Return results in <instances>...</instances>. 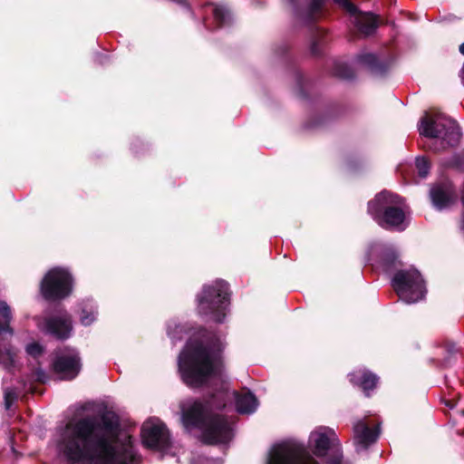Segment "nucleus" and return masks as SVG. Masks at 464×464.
<instances>
[{
    "label": "nucleus",
    "instance_id": "f257e3e1",
    "mask_svg": "<svg viewBox=\"0 0 464 464\" xmlns=\"http://www.w3.org/2000/svg\"><path fill=\"white\" fill-rule=\"evenodd\" d=\"M117 428L107 415L70 421L58 432V455L67 464H139L132 438L116 437Z\"/></svg>",
    "mask_w": 464,
    "mask_h": 464
},
{
    "label": "nucleus",
    "instance_id": "f03ea898",
    "mask_svg": "<svg viewBox=\"0 0 464 464\" xmlns=\"http://www.w3.org/2000/svg\"><path fill=\"white\" fill-rule=\"evenodd\" d=\"M223 342L217 337L204 341L190 339L178 360L183 382L193 388L214 382H224L222 362Z\"/></svg>",
    "mask_w": 464,
    "mask_h": 464
},
{
    "label": "nucleus",
    "instance_id": "7ed1b4c3",
    "mask_svg": "<svg viewBox=\"0 0 464 464\" xmlns=\"http://www.w3.org/2000/svg\"><path fill=\"white\" fill-rule=\"evenodd\" d=\"M227 392H219L209 401H188L181 406L182 422L186 429H198L207 443H227L233 438L232 421L213 411L226 406Z\"/></svg>",
    "mask_w": 464,
    "mask_h": 464
},
{
    "label": "nucleus",
    "instance_id": "20e7f679",
    "mask_svg": "<svg viewBox=\"0 0 464 464\" xmlns=\"http://www.w3.org/2000/svg\"><path fill=\"white\" fill-rule=\"evenodd\" d=\"M408 207L396 194L382 190L368 203L369 215L382 227L404 230Z\"/></svg>",
    "mask_w": 464,
    "mask_h": 464
},
{
    "label": "nucleus",
    "instance_id": "39448f33",
    "mask_svg": "<svg viewBox=\"0 0 464 464\" xmlns=\"http://www.w3.org/2000/svg\"><path fill=\"white\" fill-rule=\"evenodd\" d=\"M419 131L422 136L436 139L432 148L434 150L456 146L461 137L457 121L442 113L422 117L419 124Z\"/></svg>",
    "mask_w": 464,
    "mask_h": 464
},
{
    "label": "nucleus",
    "instance_id": "423d86ee",
    "mask_svg": "<svg viewBox=\"0 0 464 464\" xmlns=\"http://www.w3.org/2000/svg\"><path fill=\"white\" fill-rule=\"evenodd\" d=\"M228 304V285L223 280L204 285L202 292L198 295V314L208 316L216 323L224 321Z\"/></svg>",
    "mask_w": 464,
    "mask_h": 464
},
{
    "label": "nucleus",
    "instance_id": "0eeeda50",
    "mask_svg": "<svg viewBox=\"0 0 464 464\" xmlns=\"http://www.w3.org/2000/svg\"><path fill=\"white\" fill-rule=\"evenodd\" d=\"M392 285L399 298L406 304L417 303L426 294L423 278L413 267L398 270L392 279Z\"/></svg>",
    "mask_w": 464,
    "mask_h": 464
},
{
    "label": "nucleus",
    "instance_id": "6e6552de",
    "mask_svg": "<svg viewBox=\"0 0 464 464\" xmlns=\"http://www.w3.org/2000/svg\"><path fill=\"white\" fill-rule=\"evenodd\" d=\"M72 277L64 268L54 267L48 271L41 283V292L47 300H60L70 295Z\"/></svg>",
    "mask_w": 464,
    "mask_h": 464
},
{
    "label": "nucleus",
    "instance_id": "1a4fd4ad",
    "mask_svg": "<svg viewBox=\"0 0 464 464\" xmlns=\"http://www.w3.org/2000/svg\"><path fill=\"white\" fill-rule=\"evenodd\" d=\"M266 464H318L310 455L304 452L302 445L285 441L276 444L271 449Z\"/></svg>",
    "mask_w": 464,
    "mask_h": 464
},
{
    "label": "nucleus",
    "instance_id": "9d476101",
    "mask_svg": "<svg viewBox=\"0 0 464 464\" xmlns=\"http://www.w3.org/2000/svg\"><path fill=\"white\" fill-rule=\"evenodd\" d=\"M309 446L314 454L318 457L325 456L330 449H334V456L327 461V464H342L339 440L333 430L326 427L315 429L310 434Z\"/></svg>",
    "mask_w": 464,
    "mask_h": 464
},
{
    "label": "nucleus",
    "instance_id": "9b49d317",
    "mask_svg": "<svg viewBox=\"0 0 464 464\" xmlns=\"http://www.w3.org/2000/svg\"><path fill=\"white\" fill-rule=\"evenodd\" d=\"M0 315L3 318V321H0V365L8 369L14 363V352L11 344L6 342L5 337H12L14 331L11 326L13 320L12 309L5 301L2 300H0Z\"/></svg>",
    "mask_w": 464,
    "mask_h": 464
},
{
    "label": "nucleus",
    "instance_id": "f8f14e48",
    "mask_svg": "<svg viewBox=\"0 0 464 464\" xmlns=\"http://www.w3.org/2000/svg\"><path fill=\"white\" fill-rule=\"evenodd\" d=\"M141 439L144 446L160 451H166L169 446V431L157 418H150L143 423Z\"/></svg>",
    "mask_w": 464,
    "mask_h": 464
},
{
    "label": "nucleus",
    "instance_id": "ddd939ff",
    "mask_svg": "<svg viewBox=\"0 0 464 464\" xmlns=\"http://www.w3.org/2000/svg\"><path fill=\"white\" fill-rule=\"evenodd\" d=\"M367 255V261L376 269H382L385 273L392 272L399 262L396 248L386 243H372Z\"/></svg>",
    "mask_w": 464,
    "mask_h": 464
},
{
    "label": "nucleus",
    "instance_id": "4468645a",
    "mask_svg": "<svg viewBox=\"0 0 464 464\" xmlns=\"http://www.w3.org/2000/svg\"><path fill=\"white\" fill-rule=\"evenodd\" d=\"M34 320L38 329L44 333L49 334L57 339H67L70 337L72 324V318L66 312L59 313L54 316H35Z\"/></svg>",
    "mask_w": 464,
    "mask_h": 464
},
{
    "label": "nucleus",
    "instance_id": "2eb2a0df",
    "mask_svg": "<svg viewBox=\"0 0 464 464\" xmlns=\"http://www.w3.org/2000/svg\"><path fill=\"white\" fill-rule=\"evenodd\" d=\"M53 372L60 380H72L81 371L79 353L74 349L60 351L53 362Z\"/></svg>",
    "mask_w": 464,
    "mask_h": 464
},
{
    "label": "nucleus",
    "instance_id": "dca6fc26",
    "mask_svg": "<svg viewBox=\"0 0 464 464\" xmlns=\"http://www.w3.org/2000/svg\"><path fill=\"white\" fill-rule=\"evenodd\" d=\"M380 435V428L365 419L353 423V443L356 451L368 449L373 444Z\"/></svg>",
    "mask_w": 464,
    "mask_h": 464
},
{
    "label": "nucleus",
    "instance_id": "f3484780",
    "mask_svg": "<svg viewBox=\"0 0 464 464\" xmlns=\"http://www.w3.org/2000/svg\"><path fill=\"white\" fill-rule=\"evenodd\" d=\"M334 1L351 14L353 17L352 23L354 24L361 34L367 36L374 33L379 24L378 18L374 14L371 13H357L356 7L350 0Z\"/></svg>",
    "mask_w": 464,
    "mask_h": 464
},
{
    "label": "nucleus",
    "instance_id": "a211bd4d",
    "mask_svg": "<svg viewBox=\"0 0 464 464\" xmlns=\"http://www.w3.org/2000/svg\"><path fill=\"white\" fill-rule=\"evenodd\" d=\"M454 191L450 182L439 183L430 189L432 203L439 209L448 207L452 201Z\"/></svg>",
    "mask_w": 464,
    "mask_h": 464
},
{
    "label": "nucleus",
    "instance_id": "6ab92c4d",
    "mask_svg": "<svg viewBox=\"0 0 464 464\" xmlns=\"http://www.w3.org/2000/svg\"><path fill=\"white\" fill-rule=\"evenodd\" d=\"M350 382L355 385H359L369 396V392L376 387L378 377L371 372L359 369L350 373Z\"/></svg>",
    "mask_w": 464,
    "mask_h": 464
},
{
    "label": "nucleus",
    "instance_id": "aec40b11",
    "mask_svg": "<svg viewBox=\"0 0 464 464\" xmlns=\"http://www.w3.org/2000/svg\"><path fill=\"white\" fill-rule=\"evenodd\" d=\"M257 406L258 401L252 392L243 391L239 393H236V407L239 413H253L256 410Z\"/></svg>",
    "mask_w": 464,
    "mask_h": 464
},
{
    "label": "nucleus",
    "instance_id": "412c9836",
    "mask_svg": "<svg viewBox=\"0 0 464 464\" xmlns=\"http://www.w3.org/2000/svg\"><path fill=\"white\" fill-rule=\"evenodd\" d=\"M97 308L92 300H88L82 304L80 321L82 324L88 326L92 324L97 318Z\"/></svg>",
    "mask_w": 464,
    "mask_h": 464
},
{
    "label": "nucleus",
    "instance_id": "4be33fe9",
    "mask_svg": "<svg viewBox=\"0 0 464 464\" xmlns=\"http://www.w3.org/2000/svg\"><path fill=\"white\" fill-rule=\"evenodd\" d=\"M211 8V13L214 16V20L217 23L218 27L228 24L231 21V14L229 10H227L223 5H209Z\"/></svg>",
    "mask_w": 464,
    "mask_h": 464
},
{
    "label": "nucleus",
    "instance_id": "5701e85b",
    "mask_svg": "<svg viewBox=\"0 0 464 464\" xmlns=\"http://www.w3.org/2000/svg\"><path fill=\"white\" fill-rule=\"evenodd\" d=\"M168 335L173 342L181 340L183 334L187 333V327L178 324L176 321H169L167 326Z\"/></svg>",
    "mask_w": 464,
    "mask_h": 464
},
{
    "label": "nucleus",
    "instance_id": "b1692460",
    "mask_svg": "<svg viewBox=\"0 0 464 464\" xmlns=\"http://www.w3.org/2000/svg\"><path fill=\"white\" fill-rule=\"evenodd\" d=\"M358 61L360 63L365 64L372 71L377 70V57L372 53H362L359 55Z\"/></svg>",
    "mask_w": 464,
    "mask_h": 464
},
{
    "label": "nucleus",
    "instance_id": "393cba45",
    "mask_svg": "<svg viewBox=\"0 0 464 464\" xmlns=\"http://www.w3.org/2000/svg\"><path fill=\"white\" fill-rule=\"evenodd\" d=\"M415 164L419 176L426 178L430 169V164L427 160L423 157H418L416 158Z\"/></svg>",
    "mask_w": 464,
    "mask_h": 464
},
{
    "label": "nucleus",
    "instance_id": "a878e982",
    "mask_svg": "<svg viewBox=\"0 0 464 464\" xmlns=\"http://www.w3.org/2000/svg\"><path fill=\"white\" fill-rule=\"evenodd\" d=\"M323 0H314L310 5L308 14L304 18V21L309 23L314 20L315 15L320 12L321 5Z\"/></svg>",
    "mask_w": 464,
    "mask_h": 464
},
{
    "label": "nucleus",
    "instance_id": "bb28decb",
    "mask_svg": "<svg viewBox=\"0 0 464 464\" xmlns=\"http://www.w3.org/2000/svg\"><path fill=\"white\" fill-rule=\"evenodd\" d=\"M334 73L340 78L349 79L353 76L350 68L344 63H336Z\"/></svg>",
    "mask_w": 464,
    "mask_h": 464
},
{
    "label": "nucleus",
    "instance_id": "cd10ccee",
    "mask_svg": "<svg viewBox=\"0 0 464 464\" xmlns=\"http://www.w3.org/2000/svg\"><path fill=\"white\" fill-rule=\"evenodd\" d=\"M25 350L28 354L34 357H37L43 353V347L38 343L27 344Z\"/></svg>",
    "mask_w": 464,
    "mask_h": 464
},
{
    "label": "nucleus",
    "instance_id": "c85d7f7f",
    "mask_svg": "<svg viewBox=\"0 0 464 464\" xmlns=\"http://www.w3.org/2000/svg\"><path fill=\"white\" fill-rule=\"evenodd\" d=\"M17 398V392L14 389H6L5 391V408L8 410L13 401Z\"/></svg>",
    "mask_w": 464,
    "mask_h": 464
},
{
    "label": "nucleus",
    "instance_id": "c756f323",
    "mask_svg": "<svg viewBox=\"0 0 464 464\" xmlns=\"http://www.w3.org/2000/svg\"><path fill=\"white\" fill-rule=\"evenodd\" d=\"M203 464H211L212 460L208 458H201Z\"/></svg>",
    "mask_w": 464,
    "mask_h": 464
},
{
    "label": "nucleus",
    "instance_id": "7c9ffc66",
    "mask_svg": "<svg viewBox=\"0 0 464 464\" xmlns=\"http://www.w3.org/2000/svg\"><path fill=\"white\" fill-rule=\"evenodd\" d=\"M459 52L464 55V43L459 45Z\"/></svg>",
    "mask_w": 464,
    "mask_h": 464
},
{
    "label": "nucleus",
    "instance_id": "2f4dec72",
    "mask_svg": "<svg viewBox=\"0 0 464 464\" xmlns=\"http://www.w3.org/2000/svg\"><path fill=\"white\" fill-rule=\"evenodd\" d=\"M291 5H294L295 3V0H287Z\"/></svg>",
    "mask_w": 464,
    "mask_h": 464
},
{
    "label": "nucleus",
    "instance_id": "473e14b6",
    "mask_svg": "<svg viewBox=\"0 0 464 464\" xmlns=\"http://www.w3.org/2000/svg\"><path fill=\"white\" fill-rule=\"evenodd\" d=\"M447 405H448L449 407H450V408H453V405H452V404H450V403L448 404V403H447Z\"/></svg>",
    "mask_w": 464,
    "mask_h": 464
}]
</instances>
